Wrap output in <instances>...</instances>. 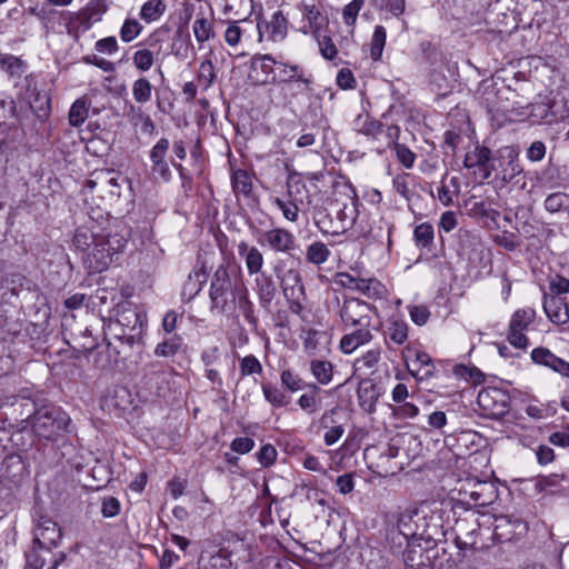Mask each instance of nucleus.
<instances>
[{
    "mask_svg": "<svg viewBox=\"0 0 569 569\" xmlns=\"http://www.w3.org/2000/svg\"><path fill=\"white\" fill-rule=\"evenodd\" d=\"M116 318H109L103 329L106 338H113L128 346H132L142 332V319L129 302L117 306Z\"/></svg>",
    "mask_w": 569,
    "mask_h": 569,
    "instance_id": "1",
    "label": "nucleus"
},
{
    "mask_svg": "<svg viewBox=\"0 0 569 569\" xmlns=\"http://www.w3.org/2000/svg\"><path fill=\"white\" fill-rule=\"evenodd\" d=\"M241 280H232L227 267L219 266L212 274L209 298L211 310L219 313H232L237 308V293Z\"/></svg>",
    "mask_w": 569,
    "mask_h": 569,
    "instance_id": "2",
    "label": "nucleus"
},
{
    "mask_svg": "<svg viewBox=\"0 0 569 569\" xmlns=\"http://www.w3.org/2000/svg\"><path fill=\"white\" fill-rule=\"evenodd\" d=\"M69 415L57 406H43L39 408L24 422L32 432L42 439L51 440L67 430L70 423Z\"/></svg>",
    "mask_w": 569,
    "mask_h": 569,
    "instance_id": "3",
    "label": "nucleus"
},
{
    "mask_svg": "<svg viewBox=\"0 0 569 569\" xmlns=\"http://www.w3.org/2000/svg\"><path fill=\"white\" fill-rule=\"evenodd\" d=\"M569 117V107H559L551 94H539L531 104L521 108L512 120L529 118L533 123H553Z\"/></svg>",
    "mask_w": 569,
    "mask_h": 569,
    "instance_id": "4",
    "label": "nucleus"
},
{
    "mask_svg": "<svg viewBox=\"0 0 569 569\" xmlns=\"http://www.w3.org/2000/svg\"><path fill=\"white\" fill-rule=\"evenodd\" d=\"M337 305L336 313L343 328L372 327L371 321L376 307L359 298H345L342 302L337 298Z\"/></svg>",
    "mask_w": 569,
    "mask_h": 569,
    "instance_id": "5",
    "label": "nucleus"
},
{
    "mask_svg": "<svg viewBox=\"0 0 569 569\" xmlns=\"http://www.w3.org/2000/svg\"><path fill=\"white\" fill-rule=\"evenodd\" d=\"M106 8L102 3L91 1L76 12L62 11L60 20L66 24L67 32L70 36L77 37L79 33L87 32L94 23L99 22Z\"/></svg>",
    "mask_w": 569,
    "mask_h": 569,
    "instance_id": "6",
    "label": "nucleus"
},
{
    "mask_svg": "<svg viewBox=\"0 0 569 569\" xmlns=\"http://www.w3.org/2000/svg\"><path fill=\"white\" fill-rule=\"evenodd\" d=\"M397 530L406 542L431 538L427 517L417 507H409L399 512Z\"/></svg>",
    "mask_w": 569,
    "mask_h": 569,
    "instance_id": "7",
    "label": "nucleus"
},
{
    "mask_svg": "<svg viewBox=\"0 0 569 569\" xmlns=\"http://www.w3.org/2000/svg\"><path fill=\"white\" fill-rule=\"evenodd\" d=\"M122 248L123 242L120 239L99 237L84 258V263L91 272H102L113 262Z\"/></svg>",
    "mask_w": 569,
    "mask_h": 569,
    "instance_id": "8",
    "label": "nucleus"
},
{
    "mask_svg": "<svg viewBox=\"0 0 569 569\" xmlns=\"http://www.w3.org/2000/svg\"><path fill=\"white\" fill-rule=\"evenodd\" d=\"M307 192V186L300 179L289 178L287 181V192L284 197H271L270 201L282 213V217L289 222L299 220L300 204L303 203L301 194Z\"/></svg>",
    "mask_w": 569,
    "mask_h": 569,
    "instance_id": "9",
    "label": "nucleus"
},
{
    "mask_svg": "<svg viewBox=\"0 0 569 569\" xmlns=\"http://www.w3.org/2000/svg\"><path fill=\"white\" fill-rule=\"evenodd\" d=\"M496 161L497 159L489 148L475 143L466 152L463 166L476 180L482 182L489 179L491 173L497 170Z\"/></svg>",
    "mask_w": 569,
    "mask_h": 569,
    "instance_id": "10",
    "label": "nucleus"
},
{
    "mask_svg": "<svg viewBox=\"0 0 569 569\" xmlns=\"http://www.w3.org/2000/svg\"><path fill=\"white\" fill-rule=\"evenodd\" d=\"M536 310L531 307L517 309L510 317L507 341L517 349H527L529 346V339L527 331L536 319Z\"/></svg>",
    "mask_w": 569,
    "mask_h": 569,
    "instance_id": "11",
    "label": "nucleus"
},
{
    "mask_svg": "<svg viewBox=\"0 0 569 569\" xmlns=\"http://www.w3.org/2000/svg\"><path fill=\"white\" fill-rule=\"evenodd\" d=\"M481 415L488 418H501L509 411L510 396L498 387H483L477 397Z\"/></svg>",
    "mask_w": 569,
    "mask_h": 569,
    "instance_id": "12",
    "label": "nucleus"
},
{
    "mask_svg": "<svg viewBox=\"0 0 569 569\" xmlns=\"http://www.w3.org/2000/svg\"><path fill=\"white\" fill-rule=\"evenodd\" d=\"M457 490L461 499L468 505L483 507L492 503L496 499L493 483L478 478L460 480Z\"/></svg>",
    "mask_w": 569,
    "mask_h": 569,
    "instance_id": "13",
    "label": "nucleus"
},
{
    "mask_svg": "<svg viewBox=\"0 0 569 569\" xmlns=\"http://www.w3.org/2000/svg\"><path fill=\"white\" fill-rule=\"evenodd\" d=\"M402 360L409 373L422 381L429 379L435 373V365L431 357L413 345L406 346L401 351Z\"/></svg>",
    "mask_w": 569,
    "mask_h": 569,
    "instance_id": "14",
    "label": "nucleus"
},
{
    "mask_svg": "<svg viewBox=\"0 0 569 569\" xmlns=\"http://www.w3.org/2000/svg\"><path fill=\"white\" fill-rule=\"evenodd\" d=\"M33 543L40 549L50 550L58 546L62 538L61 528L47 516H41L33 529Z\"/></svg>",
    "mask_w": 569,
    "mask_h": 569,
    "instance_id": "15",
    "label": "nucleus"
},
{
    "mask_svg": "<svg viewBox=\"0 0 569 569\" xmlns=\"http://www.w3.org/2000/svg\"><path fill=\"white\" fill-rule=\"evenodd\" d=\"M261 244H266L276 253H290L296 248V238L291 231L286 228L277 227L267 230L259 239Z\"/></svg>",
    "mask_w": 569,
    "mask_h": 569,
    "instance_id": "16",
    "label": "nucleus"
},
{
    "mask_svg": "<svg viewBox=\"0 0 569 569\" xmlns=\"http://www.w3.org/2000/svg\"><path fill=\"white\" fill-rule=\"evenodd\" d=\"M277 60L270 54H254L251 59L249 78L254 84H266L276 80Z\"/></svg>",
    "mask_w": 569,
    "mask_h": 569,
    "instance_id": "17",
    "label": "nucleus"
},
{
    "mask_svg": "<svg viewBox=\"0 0 569 569\" xmlns=\"http://www.w3.org/2000/svg\"><path fill=\"white\" fill-rule=\"evenodd\" d=\"M479 529L478 519L473 513L458 519L453 527L458 548L465 550L473 548L477 543Z\"/></svg>",
    "mask_w": 569,
    "mask_h": 569,
    "instance_id": "18",
    "label": "nucleus"
},
{
    "mask_svg": "<svg viewBox=\"0 0 569 569\" xmlns=\"http://www.w3.org/2000/svg\"><path fill=\"white\" fill-rule=\"evenodd\" d=\"M260 40L266 36L268 40L280 42L288 33V20L281 10L274 11L270 20L257 23Z\"/></svg>",
    "mask_w": 569,
    "mask_h": 569,
    "instance_id": "19",
    "label": "nucleus"
},
{
    "mask_svg": "<svg viewBox=\"0 0 569 569\" xmlns=\"http://www.w3.org/2000/svg\"><path fill=\"white\" fill-rule=\"evenodd\" d=\"M530 358L533 363L543 366L563 378H569V362L556 356L548 348L538 347L532 349Z\"/></svg>",
    "mask_w": 569,
    "mask_h": 569,
    "instance_id": "20",
    "label": "nucleus"
},
{
    "mask_svg": "<svg viewBox=\"0 0 569 569\" xmlns=\"http://www.w3.org/2000/svg\"><path fill=\"white\" fill-rule=\"evenodd\" d=\"M302 13L299 31L303 34H317L327 23L326 17L310 2L302 1L297 6Z\"/></svg>",
    "mask_w": 569,
    "mask_h": 569,
    "instance_id": "21",
    "label": "nucleus"
},
{
    "mask_svg": "<svg viewBox=\"0 0 569 569\" xmlns=\"http://www.w3.org/2000/svg\"><path fill=\"white\" fill-rule=\"evenodd\" d=\"M192 33L199 50L206 49L209 42L216 39L217 33L212 11L208 16L204 13L196 16L192 22Z\"/></svg>",
    "mask_w": 569,
    "mask_h": 569,
    "instance_id": "22",
    "label": "nucleus"
},
{
    "mask_svg": "<svg viewBox=\"0 0 569 569\" xmlns=\"http://www.w3.org/2000/svg\"><path fill=\"white\" fill-rule=\"evenodd\" d=\"M372 327H357L351 332L343 335L339 342L340 351L345 355H351L362 346L370 343L373 339Z\"/></svg>",
    "mask_w": 569,
    "mask_h": 569,
    "instance_id": "23",
    "label": "nucleus"
},
{
    "mask_svg": "<svg viewBox=\"0 0 569 569\" xmlns=\"http://www.w3.org/2000/svg\"><path fill=\"white\" fill-rule=\"evenodd\" d=\"M543 310L547 318L555 325H565L569 321V307L562 298L545 295Z\"/></svg>",
    "mask_w": 569,
    "mask_h": 569,
    "instance_id": "24",
    "label": "nucleus"
},
{
    "mask_svg": "<svg viewBox=\"0 0 569 569\" xmlns=\"http://www.w3.org/2000/svg\"><path fill=\"white\" fill-rule=\"evenodd\" d=\"M238 254L243 259L248 274H259L263 267V254L256 246H249L244 240L237 244Z\"/></svg>",
    "mask_w": 569,
    "mask_h": 569,
    "instance_id": "25",
    "label": "nucleus"
},
{
    "mask_svg": "<svg viewBox=\"0 0 569 569\" xmlns=\"http://www.w3.org/2000/svg\"><path fill=\"white\" fill-rule=\"evenodd\" d=\"M280 82H300L306 86L310 84V76L306 73L305 69L299 64H290L277 61L276 80Z\"/></svg>",
    "mask_w": 569,
    "mask_h": 569,
    "instance_id": "26",
    "label": "nucleus"
},
{
    "mask_svg": "<svg viewBox=\"0 0 569 569\" xmlns=\"http://www.w3.org/2000/svg\"><path fill=\"white\" fill-rule=\"evenodd\" d=\"M381 360V349L372 348L356 358L352 365L355 376H367L372 372Z\"/></svg>",
    "mask_w": 569,
    "mask_h": 569,
    "instance_id": "27",
    "label": "nucleus"
},
{
    "mask_svg": "<svg viewBox=\"0 0 569 569\" xmlns=\"http://www.w3.org/2000/svg\"><path fill=\"white\" fill-rule=\"evenodd\" d=\"M254 291L258 296L260 306L268 308L276 295V286L271 277L264 273L256 274Z\"/></svg>",
    "mask_w": 569,
    "mask_h": 569,
    "instance_id": "28",
    "label": "nucleus"
},
{
    "mask_svg": "<svg viewBox=\"0 0 569 569\" xmlns=\"http://www.w3.org/2000/svg\"><path fill=\"white\" fill-rule=\"evenodd\" d=\"M279 278L284 297L305 296V288L299 271L289 269Z\"/></svg>",
    "mask_w": 569,
    "mask_h": 569,
    "instance_id": "29",
    "label": "nucleus"
},
{
    "mask_svg": "<svg viewBox=\"0 0 569 569\" xmlns=\"http://www.w3.org/2000/svg\"><path fill=\"white\" fill-rule=\"evenodd\" d=\"M408 339V325L403 320H391L385 330V342L388 348L391 345L401 346Z\"/></svg>",
    "mask_w": 569,
    "mask_h": 569,
    "instance_id": "30",
    "label": "nucleus"
},
{
    "mask_svg": "<svg viewBox=\"0 0 569 569\" xmlns=\"http://www.w3.org/2000/svg\"><path fill=\"white\" fill-rule=\"evenodd\" d=\"M353 129L360 134L376 139L382 131V123L368 113H360L353 120Z\"/></svg>",
    "mask_w": 569,
    "mask_h": 569,
    "instance_id": "31",
    "label": "nucleus"
},
{
    "mask_svg": "<svg viewBox=\"0 0 569 569\" xmlns=\"http://www.w3.org/2000/svg\"><path fill=\"white\" fill-rule=\"evenodd\" d=\"M127 117L130 123L139 128L142 133H153L156 127L149 114H147L140 107L130 104L127 111Z\"/></svg>",
    "mask_w": 569,
    "mask_h": 569,
    "instance_id": "32",
    "label": "nucleus"
},
{
    "mask_svg": "<svg viewBox=\"0 0 569 569\" xmlns=\"http://www.w3.org/2000/svg\"><path fill=\"white\" fill-rule=\"evenodd\" d=\"M369 299H383L387 297L386 286L377 278H360L357 290Z\"/></svg>",
    "mask_w": 569,
    "mask_h": 569,
    "instance_id": "33",
    "label": "nucleus"
},
{
    "mask_svg": "<svg viewBox=\"0 0 569 569\" xmlns=\"http://www.w3.org/2000/svg\"><path fill=\"white\" fill-rule=\"evenodd\" d=\"M543 208L549 213H566L569 218V193L557 191L548 194Z\"/></svg>",
    "mask_w": 569,
    "mask_h": 569,
    "instance_id": "34",
    "label": "nucleus"
},
{
    "mask_svg": "<svg viewBox=\"0 0 569 569\" xmlns=\"http://www.w3.org/2000/svg\"><path fill=\"white\" fill-rule=\"evenodd\" d=\"M333 365L323 359H312L310 361V371L319 385L327 386L333 379Z\"/></svg>",
    "mask_w": 569,
    "mask_h": 569,
    "instance_id": "35",
    "label": "nucleus"
},
{
    "mask_svg": "<svg viewBox=\"0 0 569 569\" xmlns=\"http://www.w3.org/2000/svg\"><path fill=\"white\" fill-rule=\"evenodd\" d=\"M167 11V4L163 0H148L146 1L139 12V17L146 23L158 21Z\"/></svg>",
    "mask_w": 569,
    "mask_h": 569,
    "instance_id": "36",
    "label": "nucleus"
},
{
    "mask_svg": "<svg viewBox=\"0 0 569 569\" xmlns=\"http://www.w3.org/2000/svg\"><path fill=\"white\" fill-rule=\"evenodd\" d=\"M183 339L179 335H172L160 341L153 350L156 357L169 358L177 355L182 348Z\"/></svg>",
    "mask_w": 569,
    "mask_h": 569,
    "instance_id": "37",
    "label": "nucleus"
},
{
    "mask_svg": "<svg viewBox=\"0 0 569 569\" xmlns=\"http://www.w3.org/2000/svg\"><path fill=\"white\" fill-rule=\"evenodd\" d=\"M333 413L335 410L326 412L320 419V426L327 429L323 436V441L327 446H333L337 443L345 433L342 425L329 426V422L332 421Z\"/></svg>",
    "mask_w": 569,
    "mask_h": 569,
    "instance_id": "38",
    "label": "nucleus"
},
{
    "mask_svg": "<svg viewBox=\"0 0 569 569\" xmlns=\"http://www.w3.org/2000/svg\"><path fill=\"white\" fill-rule=\"evenodd\" d=\"M89 116V103L84 98L77 99L70 107L68 120L70 126H82Z\"/></svg>",
    "mask_w": 569,
    "mask_h": 569,
    "instance_id": "39",
    "label": "nucleus"
},
{
    "mask_svg": "<svg viewBox=\"0 0 569 569\" xmlns=\"http://www.w3.org/2000/svg\"><path fill=\"white\" fill-rule=\"evenodd\" d=\"M237 307L248 322H254V306L249 297V290L244 283H240L237 293Z\"/></svg>",
    "mask_w": 569,
    "mask_h": 569,
    "instance_id": "40",
    "label": "nucleus"
},
{
    "mask_svg": "<svg viewBox=\"0 0 569 569\" xmlns=\"http://www.w3.org/2000/svg\"><path fill=\"white\" fill-rule=\"evenodd\" d=\"M329 248L321 241H315L307 247L306 259L309 263L320 266L330 257Z\"/></svg>",
    "mask_w": 569,
    "mask_h": 569,
    "instance_id": "41",
    "label": "nucleus"
},
{
    "mask_svg": "<svg viewBox=\"0 0 569 569\" xmlns=\"http://www.w3.org/2000/svg\"><path fill=\"white\" fill-rule=\"evenodd\" d=\"M231 184L236 193L249 196L252 191V177L242 169H238L231 174Z\"/></svg>",
    "mask_w": 569,
    "mask_h": 569,
    "instance_id": "42",
    "label": "nucleus"
},
{
    "mask_svg": "<svg viewBox=\"0 0 569 569\" xmlns=\"http://www.w3.org/2000/svg\"><path fill=\"white\" fill-rule=\"evenodd\" d=\"M131 91L134 101L144 104L151 100L152 84L147 78L141 77L133 81Z\"/></svg>",
    "mask_w": 569,
    "mask_h": 569,
    "instance_id": "43",
    "label": "nucleus"
},
{
    "mask_svg": "<svg viewBox=\"0 0 569 569\" xmlns=\"http://www.w3.org/2000/svg\"><path fill=\"white\" fill-rule=\"evenodd\" d=\"M387 32L385 27L377 26L370 42V57L373 61H379L386 46Z\"/></svg>",
    "mask_w": 569,
    "mask_h": 569,
    "instance_id": "44",
    "label": "nucleus"
},
{
    "mask_svg": "<svg viewBox=\"0 0 569 569\" xmlns=\"http://www.w3.org/2000/svg\"><path fill=\"white\" fill-rule=\"evenodd\" d=\"M308 387L312 392L301 395L298 399V406L308 415H312L319 409L320 400L317 393L320 391V388L316 383H309Z\"/></svg>",
    "mask_w": 569,
    "mask_h": 569,
    "instance_id": "45",
    "label": "nucleus"
},
{
    "mask_svg": "<svg viewBox=\"0 0 569 569\" xmlns=\"http://www.w3.org/2000/svg\"><path fill=\"white\" fill-rule=\"evenodd\" d=\"M240 19L226 21L227 28L223 33V39L231 48L238 47L242 40L244 30L240 27Z\"/></svg>",
    "mask_w": 569,
    "mask_h": 569,
    "instance_id": "46",
    "label": "nucleus"
},
{
    "mask_svg": "<svg viewBox=\"0 0 569 569\" xmlns=\"http://www.w3.org/2000/svg\"><path fill=\"white\" fill-rule=\"evenodd\" d=\"M413 239L419 248H428L435 239L433 227L428 222L418 224L413 230Z\"/></svg>",
    "mask_w": 569,
    "mask_h": 569,
    "instance_id": "47",
    "label": "nucleus"
},
{
    "mask_svg": "<svg viewBox=\"0 0 569 569\" xmlns=\"http://www.w3.org/2000/svg\"><path fill=\"white\" fill-rule=\"evenodd\" d=\"M366 0H351L347 3L342 9V20L343 23L353 29L357 22L358 14L360 10L363 8ZM353 33V30H351Z\"/></svg>",
    "mask_w": 569,
    "mask_h": 569,
    "instance_id": "48",
    "label": "nucleus"
},
{
    "mask_svg": "<svg viewBox=\"0 0 569 569\" xmlns=\"http://www.w3.org/2000/svg\"><path fill=\"white\" fill-rule=\"evenodd\" d=\"M132 62L139 71H149L154 63V53L147 48L138 49L132 56Z\"/></svg>",
    "mask_w": 569,
    "mask_h": 569,
    "instance_id": "49",
    "label": "nucleus"
},
{
    "mask_svg": "<svg viewBox=\"0 0 569 569\" xmlns=\"http://www.w3.org/2000/svg\"><path fill=\"white\" fill-rule=\"evenodd\" d=\"M262 392L264 399L273 407L280 408L288 405L289 402L287 396L279 388L271 383L262 385Z\"/></svg>",
    "mask_w": 569,
    "mask_h": 569,
    "instance_id": "50",
    "label": "nucleus"
},
{
    "mask_svg": "<svg viewBox=\"0 0 569 569\" xmlns=\"http://www.w3.org/2000/svg\"><path fill=\"white\" fill-rule=\"evenodd\" d=\"M143 27L137 19H126L120 29V38L128 43L140 36Z\"/></svg>",
    "mask_w": 569,
    "mask_h": 569,
    "instance_id": "51",
    "label": "nucleus"
},
{
    "mask_svg": "<svg viewBox=\"0 0 569 569\" xmlns=\"http://www.w3.org/2000/svg\"><path fill=\"white\" fill-rule=\"evenodd\" d=\"M216 79L214 66L211 59L207 58L201 61L198 72V82L204 89L209 88Z\"/></svg>",
    "mask_w": 569,
    "mask_h": 569,
    "instance_id": "52",
    "label": "nucleus"
},
{
    "mask_svg": "<svg viewBox=\"0 0 569 569\" xmlns=\"http://www.w3.org/2000/svg\"><path fill=\"white\" fill-rule=\"evenodd\" d=\"M410 180H411V176L406 172L398 173L392 179L393 190L399 196H401L403 199H406L408 201L412 198V191L410 189Z\"/></svg>",
    "mask_w": 569,
    "mask_h": 569,
    "instance_id": "53",
    "label": "nucleus"
},
{
    "mask_svg": "<svg viewBox=\"0 0 569 569\" xmlns=\"http://www.w3.org/2000/svg\"><path fill=\"white\" fill-rule=\"evenodd\" d=\"M278 457V451L276 447L271 443L263 445L259 451L256 453V458L261 467L263 468H270L272 467Z\"/></svg>",
    "mask_w": 569,
    "mask_h": 569,
    "instance_id": "54",
    "label": "nucleus"
},
{
    "mask_svg": "<svg viewBox=\"0 0 569 569\" xmlns=\"http://www.w3.org/2000/svg\"><path fill=\"white\" fill-rule=\"evenodd\" d=\"M98 239L99 237H96L87 228H79L74 233L73 243L79 250L86 251L89 250Z\"/></svg>",
    "mask_w": 569,
    "mask_h": 569,
    "instance_id": "55",
    "label": "nucleus"
},
{
    "mask_svg": "<svg viewBox=\"0 0 569 569\" xmlns=\"http://www.w3.org/2000/svg\"><path fill=\"white\" fill-rule=\"evenodd\" d=\"M262 365L253 355H247L240 360V373L242 377L260 375Z\"/></svg>",
    "mask_w": 569,
    "mask_h": 569,
    "instance_id": "56",
    "label": "nucleus"
},
{
    "mask_svg": "<svg viewBox=\"0 0 569 569\" xmlns=\"http://www.w3.org/2000/svg\"><path fill=\"white\" fill-rule=\"evenodd\" d=\"M455 373L472 383H480L483 380V373L477 367L458 365L455 368Z\"/></svg>",
    "mask_w": 569,
    "mask_h": 569,
    "instance_id": "57",
    "label": "nucleus"
},
{
    "mask_svg": "<svg viewBox=\"0 0 569 569\" xmlns=\"http://www.w3.org/2000/svg\"><path fill=\"white\" fill-rule=\"evenodd\" d=\"M392 149L396 152L398 161L406 169H410L413 167L417 157L406 144H396V147Z\"/></svg>",
    "mask_w": 569,
    "mask_h": 569,
    "instance_id": "58",
    "label": "nucleus"
},
{
    "mask_svg": "<svg viewBox=\"0 0 569 569\" xmlns=\"http://www.w3.org/2000/svg\"><path fill=\"white\" fill-rule=\"evenodd\" d=\"M412 541L407 542V548L403 551V562L408 568L418 567L421 563L422 551L413 547Z\"/></svg>",
    "mask_w": 569,
    "mask_h": 569,
    "instance_id": "59",
    "label": "nucleus"
},
{
    "mask_svg": "<svg viewBox=\"0 0 569 569\" xmlns=\"http://www.w3.org/2000/svg\"><path fill=\"white\" fill-rule=\"evenodd\" d=\"M280 379L281 383L291 392L299 391L305 387L302 379L290 370H283Z\"/></svg>",
    "mask_w": 569,
    "mask_h": 569,
    "instance_id": "60",
    "label": "nucleus"
},
{
    "mask_svg": "<svg viewBox=\"0 0 569 569\" xmlns=\"http://www.w3.org/2000/svg\"><path fill=\"white\" fill-rule=\"evenodd\" d=\"M94 49L99 53L112 56L118 52L119 46L117 42V39L114 37H106L102 39H99L94 43Z\"/></svg>",
    "mask_w": 569,
    "mask_h": 569,
    "instance_id": "61",
    "label": "nucleus"
},
{
    "mask_svg": "<svg viewBox=\"0 0 569 569\" xmlns=\"http://www.w3.org/2000/svg\"><path fill=\"white\" fill-rule=\"evenodd\" d=\"M254 440L250 437H237L231 441L230 448L238 455H246L254 448Z\"/></svg>",
    "mask_w": 569,
    "mask_h": 569,
    "instance_id": "62",
    "label": "nucleus"
},
{
    "mask_svg": "<svg viewBox=\"0 0 569 569\" xmlns=\"http://www.w3.org/2000/svg\"><path fill=\"white\" fill-rule=\"evenodd\" d=\"M549 289L552 293L551 296L556 297L569 293V279L563 276L556 274L549 282Z\"/></svg>",
    "mask_w": 569,
    "mask_h": 569,
    "instance_id": "63",
    "label": "nucleus"
},
{
    "mask_svg": "<svg viewBox=\"0 0 569 569\" xmlns=\"http://www.w3.org/2000/svg\"><path fill=\"white\" fill-rule=\"evenodd\" d=\"M2 70L7 71L10 76H20L22 73V62L19 58L8 56L0 61Z\"/></svg>",
    "mask_w": 569,
    "mask_h": 569,
    "instance_id": "64",
    "label": "nucleus"
}]
</instances>
